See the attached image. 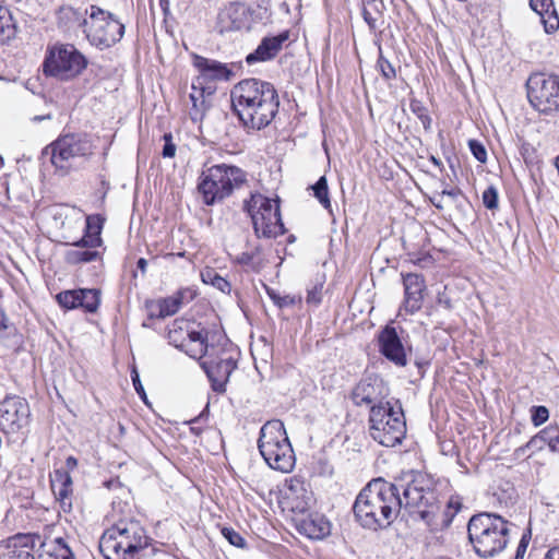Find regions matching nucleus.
I'll list each match as a JSON object with an SVG mask.
<instances>
[{
	"instance_id": "obj_5",
	"label": "nucleus",
	"mask_w": 559,
	"mask_h": 559,
	"mask_svg": "<svg viewBox=\"0 0 559 559\" xmlns=\"http://www.w3.org/2000/svg\"><path fill=\"white\" fill-rule=\"evenodd\" d=\"M247 181V174L239 167L217 164L202 169L198 191L205 205H214L230 197Z\"/></svg>"
},
{
	"instance_id": "obj_6",
	"label": "nucleus",
	"mask_w": 559,
	"mask_h": 559,
	"mask_svg": "<svg viewBox=\"0 0 559 559\" xmlns=\"http://www.w3.org/2000/svg\"><path fill=\"white\" fill-rule=\"evenodd\" d=\"M258 448L271 468L283 473L294 468L295 453L281 420H270L261 427Z\"/></svg>"
},
{
	"instance_id": "obj_47",
	"label": "nucleus",
	"mask_w": 559,
	"mask_h": 559,
	"mask_svg": "<svg viewBox=\"0 0 559 559\" xmlns=\"http://www.w3.org/2000/svg\"><path fill=\"white\" fill-rule=\"evenodd\" d=\"M469 150L473 154V156L479 162V163H486L487 160V152L485 146L477 140H469L468 141Z\"/></svg>"
},
{
	"instance_id": "obj_56",
	"label": "nucleus",
	"mask_w": 559,
	"mask_h": 559,
	"mask_svg": "<svg viewBox=\"0 0 559 559\" xmlns=\"http://www.w3.org/2000/svg\"><path fill=\"white\" fill-rule=\"evenodd\" d=\"M543 559H559V546L548 549Z\"/></svg>"
},
{
	"instance_id": "obj_62",
	"label": "nucleus",
	"mask_w": 559,
	"mask_h": 559,
	"mask_svg": "<svg viewBox=\"0 0 559 559\" xmlns=\"http://www.w3.org/2000/svg\"><path fill=\"white\" fill-rule=\"evenodd\" d=\"M429 160H430L435 166L439 167L441 170L443 169L442 162H441L439 158H437L436 156L431 155V156L429 157Z\"/></svg>"
},
{
	"instance_id": "obj_34",
	"label": "nucleus",
	"mask_w": 559,
	"mask_h": 559,
	"mask_svg": "<svg viewBox=\"0 0 559 559\" xmlns=\"http://www.w3.org/2000/svg\"><path fill=\"white\" fill-rule=\"evenodd\" d=\"M81 295L84 311L90 313L96 312L100 302V290L95 288H82Z\"/></svg>"
},
{
	"instance_id": "obj_36",
	"label": "nucleus",
	"mask_w": 559,
	"mask_h": 559,
	"mask_svg": "<svg viewBox=\"0 0 559 559\" xmlns=\"http://www.w3.org/2000/svg\"><path fill=\"white\" fill-rule=\"evenodd\" d=\"M103 228V219L98 215L87 216L86 218V230L85 233L93 237L91 243H100V233Z\"/></svg>"
},
{
	"instance_id": "obj_31",
	"label": "nucleus",
	"mask_w": 559,
	"mask_h": 559,
	"mask_svg": "<svg viewBox=\"0 0 559 559\" xmlns=\"http://www.w3.org/2000/svg\"><path fill=\"white\" fill-rule=\"evenodd\" d=\"M99 258V252L91 249H72L66 252L64 259L67 263L76 265L88 263Z\"/></svg>"
},
{
	"instance_id": "obj_13",
	"label": "nucleus",
	"mask_w": 559,
	"mask_h": 559,
	"mask_svg": "<svg viewBox=\"0 0 559 559\" xmlns=\"http://www.w3.org/2000/svg\"><path fill=\"white\" fill-rule=\"evenodd\" d=\"M167 337L175 347L183 350L191 358L202 359L207 354V331H195L185 319H176L168 329Z\"/></svg>"
},
{
	"instance_id": "obj_3",
	"label": "nucleus",
	"mask_w": 559,
	"mask_h": 559,
	"mask_svg": "<svg viewBox=\"0 0 559 559\" xmlns=\"http://www.w3.org/2000/svg\"><path fill=\"white\" fill-rule=\"evenodd\" d=\"M231 106L241 124L249 130H261L275 118L280 108L276 88L270 82L246 79L230 92Z\"/></svg>"
},
{
	"instance_id": "obj_30",
	"label": "nucleus",
	"mask_w": 559,
	"mask_h": 559,
	"mask_svg": "<svg viewBox=\"0 0 559 559\" xmlns=\"http://www.w3.org/2000/svg\"><path fill=\"white\" fill-rule=\"evenodd\" d=\"M201 280L204 284L212 285L224 294H229L231 290L230 283L222 277L213 267H205L201 272Z\"/></svg>"
},
{
	"instance_id": "obj_37",
	"label": "nucleus",
	"mask_w": 559,
	"mask_h": 559,
	"mask_svg": "<svg viewBox=\"0 0 559 559\" xmlns=\"http://www.w3.org/2000/svg\"><path fill=\"white\" fill-rule=\"evenodd\" d=\"M542 441L547 443L550 451L559 452V428L558 427H546L540 430Z\"/></svg>"
},
{
	"instance_id": "obj_35",
	"label": "nucleus",
	"mask_w": 559,
	"mask_h": 559,
	"mask_svg": "<svg viewBox=\"0 0 559 559\" xmlns=\"http://www.w3.org/2000/svg\"><path fill=\"white\" fill-rule=\"evenodd\" d=\"M182 306L178 302V300L174 297V295L163 298L158 301L159 312L157 314L158 318H166L174 316L179 311Z\"/></svg>"
},
{
	"instance_id": "obj_9",
	"label": "nucleus",
	"mask_w": 559,
	"mask_h": 559,
	"mask_svg": "<svg viewBox=\"0 0 559 559\" xmlns=\"http://www.w3.org/2000/svg\"><path fill=\"white\" fill-rule=\"evenodd\" d=\"M245 209L251 217L258 238H276L285 233L277 201L255 193L245 202Z\"/></svg>"
},
{
	"instance_id": "obj_12",
	"label": "nucleus",
	"mask_w": 559,
	"mask_h": 559,
	"mask_svg": "<svg viewBox=\"0 0 559 559\" xmlns=\"http://www.w3.org/2000/svg\"><path fill=\"white\" fill-rule=\"evenodd\" d=\"M527 98L531 105L543 114L559 110V76L534 73L527 82Z\"/></svg>"
},
{
	"instance_id": "obj_46",
	"label": "nucleus",
	"mask_w": 559,
	"mask_h": 559,
	"mask_svg": "<svg viewBox=\"0 0 559 559\" xmlns=\"http://www.w3.org/2000/svg\"><path fill=\"white\" fill-rule=\"evenodd\" d=\"M266 292L269 297L280 308L290 307L296 304L295 297H292L289 295L281 296L273 289H267Z\"/></svg>"
},
{
	"instance_id": "obj_10",
	"label": "nucleus",
	"mask_w": 559,
	"mask_h": 559,
	"mask_svg": "<svg viewBox=\"0 0 559 559\" xmlns=\"http://www.w3.org/2000/svg\"><path fill=\"white\" fill-rule=\"evenodd\" d=\"M87 67L86 58L70 44L53 46L44 61V73L61 81L76 78Z\"/></svg>"
},
{
	"instance_id": "obj_14",
	"label": "nucleus",
	"mask_w": 559,
	"mask_h": 559,
	"mask_svg": "<svg viewBox=\"0 0 559 559\" xmlns=\"http://www.w3.org/2000/svg\"><path fill=\"white\" fill-rule=\"evenodd\" d=\"M214 352L215 347L209 346L207 354L204 355L200 365L209 377L213 390L217 393H224L226 383L237 367V361L228 349H221L216 354Z\"/></svg>"
},
{
	"instance_id": "obj_23",
	"label": "nucleus",
	"mask_w": 559,
	"mask_h": 559,
	"mask_svg": "<svg viewBox=\"0 0 559 559\" xmlns=\"http://www.w3.org/2000/svg\"><path fill=\"white\" fill-rule=\"evenodd\" d=\"M51 490L64 513L72 511V478L67 471L55 469L50 477Z\"/></svg>"
},
{
	"instance_id": "obj_38",
	"label": "nucleus",
	"mask_w": 559,
	"mask_h": 559,
	"mask_svg": "<svg viewBox=\"0 0 559 559\" xmlns=\"http://www.w3.org/2000/svg\"><path fill=\"white\" fill-rule=\"evenodd\" d=\"M380 16L381 13L373 1H369L365 4L362 9V17L370 29L374 31L378 27L377 22Z\"/></svg>"
},
{
	"instance_id": "obj_1",
	"label": "nucleus",
	"mask_w": 559,
	"mask_h": 559,
	"mask_svg": "<svg viewBox=\"0 0 559 559\" xmlns=\"http://www.w3.org/2000/svg\"><path fill=\"white\" fill-rule=\"evenodd\" d=\"M402 508L432 528L439 521L448 522L437 492L423 475H417L406 485L381 478L371 480L356 497L353 511L362 527L378 531L388 527Z\"/></svg>"
},
{
	"instance_id": "obj_20",
	"label": "nucleus",
	"mask_w": 559,
	"mask_h": 559,
	"mask_svg": "<svg viewBox=\"0 0 559 559\" xmlns=\"http://www.w3.org/2000/svg\"><path fill=\"white\" fill-rule=\"evenodd\" d=\"M38 535L16 534L9 537L0 552V559H35L34 550Z\"/></svg>"
},
{
	"instance_id": "obj_45",
	"label": "nucleus",
	"mask_w": 559,
	"mask_h": 559,
	"mask_svg": "<svg viewBox=\"0 0 559 559\" xmlns=\"http://www.w3.org/2000/svg\"><path fill=\"white\" fill-rule=\"evenodd\" d=\"M531 413L532 423L535 427H538L548 420L549 411L546 406H533Z\"/></svg>"
},
{
	"instance_id": "obj_52",
	"label": "nucleus",
	"mask_w": 559,
	"mask_h": 559,
	"mask_svg": "<svg viewBox=\"0 0 559 559\" xmlns=\"http://www.w3.org/2000/svg\"><path fill=\"white\" fill-rule=\"evenodd\" d=\"M539 436H540V431H539L537 435H535L534 437H532V438L530 439V441H528L525 445L520 447V448L516 450V452H518V453H524L527 449H532V448H535V449L540 450V449L543 448V445H542V444H543L544 442L542 441V437H539Z\"/></svg>"
},
{
	"instance_id": "obj_64",
	"label": "nucleus",
	"mask_w": 559,
	"mask_h": 559,
	"mask_svg": "<svg viewBox=\"0 0 559 559\" xmlns=\"http://www.w3.org/2000/svg\"><path fill=\"white\" fill-rule=\"evenodd\" d=\"M174 255H175L174 253H167L166 258H173Z\"/></svg>"
},
{
	"instance_id": "obj_39",
	"label": "nucleus",
	"mask_w": 559,
	"mask_h": 559,
	"mask_svg": "<svg viewBox=\"0 0 559 559\" xmlns=\"http://www.w3.org/2000/svg\"><path fill=\"white\" fill-rule=\"evenodd\" d=\"M409 109L421 121L425 130H429L430 126H431V118L429 117L428 110L421 104V102H419L417 99H412L409 103Z\"/></svg>"
},
{
	"instance_id": "obj_32",
	"label": "nucleus",
	"mask_w": 559,
	"mask_h": 559,
	"mask_svg": "<svg viewBox=\"0 0 559 559\" xmlns=\"http://www.w3.org/2000/svg\"><path fill=\"white\" fill-rule=\"evenodd\" d=\"M261 252L260 246H255L250 251H245L240 254H238L235 258V262L242 265V266H249L253 271H258L261 266V261L259 259Z\"/></svg>"
},
{
	"instance_id": "obj_18",
	"label": "nucleus",
	"mask_w": 559,
	"mask_h": 559,
	"mask_svg": "<svg viewBox=\"0 0 559 559\" xmlns=\"http://www.w3.org/2000/svg\"><path fill=\"white\" fill-rule=\"evenodd\" d=\"M251 16V10L246 4L230 2L219 10L216 27L221 34L242 29L249 31Z\"/></svg>"
},
{
	"instance_id": "obj_41",
	"label": "nucleus",
	"mask_w": 559,
	"mask_h": 559,
	"mask_svg": "<svg viewBox=\"0 0 559 559\" xmlns=\"http://www.w3.org/2000/svg\"><path fill=\"white\" fill-rule=\"evenodd\" d=\"M377 67L379 71L381 72V75L386 80H393L396 76L395 68L392 66V63L382 55L380 51Z\"/></svg>"
},
{
	"instance_id": "obj_60",
	"label": "nucleus",
	"mask_w": 559,
	"mask_h": 559,
	"mask_svg": "<svg viewBox=\"0 0 559 559\" xmlns=\"http://www.w3.org/2000/svg\"><path fill=\"white\" fill-rule=\"evenodd\" d=\"M136 266L142 272V274H145L147 261L144 258H140L136 262Z\"/></svg>"
},
{
	"instance_id": "obj_11",
	"label": "nucleus",
	"mask_w": 559,
	"mask_h": 559,
	"mask_svg": "<svg viewBox=\"0 0 559 559\" xmlns=\"http://www.w3.org/2000/svg\"><path fill=\"white\" fill-rule=\"evenodd\" d=\"M124 34V25L112 13L92 4L84 35L87 40L100 49L118 43Z\"/></svg>"
},
{
	"instance_id": "obj_42",
	"label": "nucleus",
	"mask_w": 559,
	"mask_h": 559,
	"mask_svg": "<svg viewBox=\"0 0 559 559\" xmlns=\"http://www.w3.org/2000/svg\"><path fill=\"white\" fill-rule=\"evenodd\" d=\"M56 300L64 309H75V289L60 292Z\"/></svg>"
},
{
	"instance_id": "obj_61",
	"label": "nucleus",
	"mask_w": 559,
	"mask_h": 559,
	"mask_svg": "<svg viewBox=\"0 0 559 559\" xmlns=\"http://www.w3.org/2000/svg\"><path fill=\"white\" fill-rule=\"evenodd\" d=\"M7 329V317L4 312L0 309V331Z\"/></svg>"
},
{
	"instance_id": "obj_53",
	"label": "nucleus",
	"mask_w": 559,
	"mask_h": 559,
	"mask_svg": "<svg viewBox=\"0 0 559 559\" xmlns=\"http://www.w3.org/2000/svg\"><path fill=\"white\" fill-rule=\"evenodd\" d=\"M131 379H132L133 386H134V390L136 391V393L142 397L143 401H146V394H145L144 388L141 383L139 372L136 371L135 368H133L131 371Z\"/></svg>"
},
{
	"instance_id": "obj_16",
	"label": "nucleus",
	"mask_w": 559,
	"mask_h": 559,
	"mask_svg": "<svg viewBox=\"0 0 559 559\" xmlns=\"http://www.w3.org/2000/svg\"><path fill=\"white\" fill-rule=\"evenodd\" d=\"M390 394L386 382L376 373L365 374L350 392V399L356 406L372 407L385 405Z\"/></svg>"
},
{
	"instance_id": "obj_58",
	"label": "nucleus",
	"mask_w": 559,
	"mask_h": 559,
	"mask_svg": "<svg viewBox=\"0 0 559 559\" xmlns=\"http://www.w3.org/2000/svg\"><path fill=\"white\" fill-rule=\"evenodd\" d=\"M82 288L75 289V308H82L83 309V298H82Z\"/></svg>"
},
{
	"instance_id": "obj_21",
	"label": "nucleus",
	"mask_w": 559,
	"mask_h": 559,
	"mask_svg": "<svg viewBox=\"0 0 559 559\" xmlns=\"http://www.w3.org/2000/svg\"><path fill=\"white\" fill-rule=\"evenodd\" d=\"M297 531L310 539H322L331 532L329 520L320 513L302 514L295 519Z\"/></svg>"
},
{
	"instance_id": "obj_22",
	"label": "nucleus",
	"mask_w": 559,
	"mask_h": 559,
	"mask_svg": "<svg viewBox=\"0 0 559 559\" xmlns=\"http://www.w3.org/2000/svg\"><path fill=\"white\" fill-rule=\"evenodd\" d=\"M403 285L405 292L404 308L413 314L421 309L423 293L426 288L425 278L420 274L407 273L403 275Z\"/></svg>"
},
{
	"instance_id": "obj_44",
	"label": "nucleus",
	"mask_w": 559,
	"mask_h": 559,
	"mask_svg": "<svg viewBox=\"0 0 559 559\" xmlns=\"http://www.w3.org/2000/svg\"><path fill=\"white\" fill-rule=\"evenodd\" d=\"M222 535L233 545L238 548L246 547L245 538L231 527H223Z\"/></svg>"
},
{
	"instance_id": "obj_15",
	"label": "nucleus",
	"mask_w": 559,
	"mask_h": 559,
	"mask_svg": "<svg viewBox=\"0 0 559 559\" xmlns=\"http://www.w3.org/2000/svg\"><path fill=\"white\" fill-rule=\"evenodd\" d=\"M29 421L31 408L24 397L12 395L0 402V429L3 433H23Z\"/></svg>"
},
{
	"instance_id": "obj_63",
	"label": "nucleus",
	"mask_w": 559,
	"mask_h": 559,
	"mask_svg": "<svg viewBox=\"0 0 559 559\" xmlns=\"http://www.w3.org/2000/svg\"><path fill=\"white\" fill-rule=\"evenodd\" d=\"M160 2V5L164 7V5H167L168 4V0H159Z\"/></svg>"
},
{
	"instance_id": "obj_48",
	"label": "nucleus",
	"mask_w": 559,
	"mask_h": 559,
	"mask_svg": "<svg viewBox=\"0 0 559 559\" xmlns=\"http://www.w3.org/2000/svg\"><path fill=\"white\" fill-rule=\"evenodd\" d=\"M322 289H323L322 283H318V284L313 285L311 288H309L307 292V298H306L307 304H311L314 306L320 305L322 301Z\"/></svg>"
},
{
	"instance_id": "obj_2",
	"label": "nucleus",
	"mask_w": 559,
	"mask_h": 559,
	"mask_svg": "<svg viewBox=\"0 0 559 559\" xmlns=\"http://www.w3.org/2000/svg\"><path fill=\"white\" fill-rule=\"evenodd\" d=\"M105 559H176L158 549L140 520L123 518L105 530L98 542Z\"/></svg>"
},
{
	"instance_id": "obj_28",
	"label": "nucleus",
	"mask_w": 559,
	"mask_h": 559,
	"mask_svg": "<svg viewBox=\"0 0 559 559\" xmlns=\"http://www.w3.org/2000/svg\"><path fill=\"white\" fill-rule=\"evenodd\" d=\"M530 5L540 16L546 33H552L559 28V19L552 0H530Z\"/></svg>"
},
{
	"instance_id": "obj_8",
	"label": "nucleus",
	"mask_w": 559,
	"mask_h": 559,
	"mask_svg": "<svg viewBox=\"0 0 559 559\" xmlns=\"http://www.w3.org/2000/svg\"><path fill=\"white\" fill-rule=\"evenodd\" d=\"M369 433L383 447H395L406 435V421L401 406L385 402L382 407H372L369 414Z\"/></svg>"
},
{
	"instance_id": "obj_7",
	"label": "nucleus",
	"mask_w": 559,
	"mask_h": 559,
	"mask_svg": "<svg viewBox=\"0 0 559 559\" xmlns=\"http://www.w3.org/2000/svg\"><path fill=\"white\" fill-rule=\"evenodd\" d=\"M93 152L94 145L86 134L69 133L45 147L43 154H50L51 164L67 175L82 166Z\"/></svg>"
},
{
	"instance_id": "obj_57",
	"label": "nucleus",
	"mask_w": 559,
	"mask_h": 559,
	"mask_svg": "<svg viewBox=\"0 0 559 559\" xmlns=\"http://www.w3.org/2000/svg\"><path fill=\"white\" fill-rule=\"evenodd\" d=\"M78 466V460L74 456H69L66 460V469L68 473Z\"/></svg>"
},
{
	"instance_id": "obj_17",
	"label": "nucleus",
	"mask_w": 559,
	"mask_h": 559,
	"mask_svg": "<svg viewBox=\"0 0 559 559\" xmlns=\"http://www.w3.org/2000/svg\"><path fill=\"white\" fill-rule=\"evenodd\" d=\"M284 503L293 513L305 514L314 503V495L310 484L298 476L286 480Z\"/></svg>"
},
{
	"instance_id": "obj_50",
	"label": "nucleus",
	"mask_w": 559,
	"mask_h": 559,
	"mask_svg": "<svg viewBox=\"0 0 559 559\" xmlns=\"http://www.w3.org/2000/svg\"><path fill=\"white\" fill-rule=\"evenodd\" d=\"M164 141H165V144H164L163 152H162L163 157H165V158L174 157L176 154V145L173 143L171 133H165Z\"/></svg>"
},
{
	"instance_id": "obj_59",
	"label": "nucleus",
	"mask_w": 559,
	"mask_h": 559,
	"mask_svg": "<svg viewBox=\"0 0 559 559\" xmlns=\"http://www.w3.org/2000/svg\"><path fill=\"white\" fill-rule=\"evenodd\" d=\"M442 199H443V197H441V193H439L437 197L431 199V203L437 209L442 210L443 209Z\"/></svg>"
},
{
	"instance_id": "obj_4",
	"label": "nucleus",
	"mask_w": 559,
	"mask_h": 559,
	"mask_svg": "<svg viewBox=\"0 0 559 559\" xmlns=\"http://www.w3.org/2000/svg\"><path fill=\"white\" fill-rule=\"evenodd\" d=\"M512 526V523L498 514L479 513L468 522V538L478 556L493 557L507 547Z\"/></svg>"
},
{
	"instance_id": "obj_40",
	"label": "nucleus",
	"mask_w": 559,
	"mask_h": 559,
	"mask_svg": "<svg viewBox=\"0 0 559 559\" xmlns=\"http://www.w3.org/2000/svg\"><path fill=\"white\" fill-rule=\"evenodd\" d=\"M56 546L48 559H75V556L63 538H56Z\"/></svg>"
},
{
	"instance_id": "obj_27",
	"label": "nucleus",
	"mask_w": 559,
	"mask_h": 559,
	"mask_svg": "<svg viewBox=\"0 0 559 559\" xmlns=\"http://www.w3.org/2000/svg\"><path fill=\"white\" fill-rule=\"evenodd\" d=\"M191 88L190 100L192 107L190 109V117L193 121H200L211 107V97L214 94V88L212 86H204V83L200 85L197 79L192 82Z\"/></svg>"
},
{
	"instance_id": "obj_24",
	"label": "nucleus",
	"mask_w": 559,
	"mask_h": 559,
	"mask_svg": "<svg viewBox=\"0 0 559 559\" xmlns=\"http://www.w3.org/2000/svg\"><path fill=\"white\" fill-rule=\"evenodd\" d=\"M90 17V8H73L71 5H62L57 12L59 27L68 32H76L87 27Z\"/></svg>"
},
{
	"instance_id": "obj_33",
	"label": "nucleus",
	"mask_w": 559,
	"mask_h": 559,
	"mask_svg": "<svg viewBox=\"0 0 559 559\" xmlns=\"http://www.w3.org/2000/svg\"><path fill=\"white\" fill-rule=\"evenodd\" d=\"M313 191V195L318 199L321 205L331 211V200L329 195L328 180L325 176H322L318 179V181L311 186Z\"/></svg>"
},
{
	"instance_id": "obj_51",
	"label": "nucleus",
	"mask_w": 559,
	"mask_h": 559,
	"mask_svg": "<svg viewBox=\"0 0 559 559\" xmlns=\"http://www.w3.org/2000/svg\"><path fill=\"white\" fill-rule=\"evenodd\" d=\"M530 540H531V531L528 530L526 533H524L522 535V537L520 539V543L516 547L515 557L524 559Z\"/></svg>"
},
{
	"instance_id": "obj_55",
	"label": "nucleus",
	"mask_w": 559,
	"mask_h": 559,
	"mask_svg": "<svg viewBox=\"0 0 559 559\" xmlns=\"http://www.w3.org/2000/svg\"><path fill=\"white\" fill-rule=\"evenodd\" d=\"M461 194H462V191L459 188L444 189L441 192V197L447 195V197H450L452 200H455Z\"/></svg>"
},
{
	"instance_id": "obj_43",
	"label": "nucleus",
	"mask_w": 559,
	"mask_h": 559,
	"mask_svg": "<svg viewBox=\"0 0 559 559\" xmlns=\"http://www.w3.org/2000/svg\"><path fill=\"white\" fill-rule=\"evenodd\" d=\"M483 203L488 210H496L498 207V190L493 186H489L484 192H483Z\"/></svg>"
},
{
	"instance_id": "obj_25",
	"label": "nucleus",
	"mask_w": 559,
	"mask_h": 559,
	"mask_svg": "<svg viewBox=\"0 0 559 559\" xmlns=\"http://www.w3.org/2000/svg\"><path fill=\"white\" fill-rule=\"evenodd\" d=\"M193 66L200 71L197 82L201 85L206 80H229L231 70L216 60L207 59L199 55L193 56Z\"/></svg>"
},
{
	"instance_id": "obj_49",
	"label": "nucleus",
	"mask_w": 559,
	"mask_h": 559,
	"mask_svg": "<svg viewBox=\"0 0 559 559\" xmlns=\"http://www.w3.org/2000/svg\"><path fill=\"white\" fill-rule=\"evenodd\" d=\"M197 296V292L190 287L181 288L174 294V297L182 306L183 304L190 302Z\"/></svg>"
},
{
	"instance_id": "obj_29",
	"label": "nucleus",
	"mask_w": 559,
	"mask_h": 559,
	"mask_svg": "<svg viewBox=\"0 0 559 559\" xmlns=\"http://www.w3.org/2000/svg\"><path fill=\"white\" fill-rule=\"evenodd\" d=\"M16 26L10 10L0 3V44L14 38Z\"/></svg>"
},
{
	"instance_id": "obj_26",
	"label": "nucleus",
	"mask_w": 559,
	"mask_h": 559,
	"mask_svg": "<svg viewBox=\"0 0 559 559\" xmlns=\"http://www.w3.org/2000/svg\"><path fill=\"white\" fill-rule=\"evenodd\" d=\"M287 39V32H283L272 37H264L257 49L246 57L247 63L252 64L258 61H267L273 59Z\"/></svg>"
},
{
	"instance_id": "obj_54",
	"label": "nucleus",
	"mask_w": 559,
	"mask_h": 559,
	"mask_svg": "<svg viewBox=\"0 0 559 559\" xmlns=\"http://www.w3.org/2000/svg\"><path fill=\"white\" fill-rule=\"evenodd\" d=\"M93 240V237L87 235L85 233V235L74 243V246L76 247V249H95L97 247L100 246V243H91Z\"/></svg>"
},
{
	"instance_id": "obj_19",
	"label": "nucleus",
	"mask_w": 559,
	"mask_h": 559,
	"mask_svg": "<svg viewBox=\"0 0 559 559\" xmlns=\"http://www.w3.org/2000/svg\"><path fill=\"white\" fill-rule=\"evenodd\" d=\"M379 352L397 367L407 365V357L402 341L391 325H385L378 335Z\"/></svg>"
}]
</instances>
